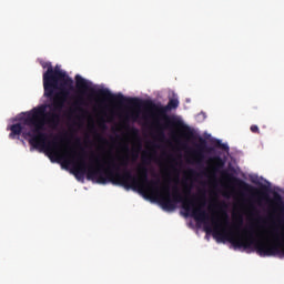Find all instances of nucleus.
<instances>
[{
  "label": "nucleus",
  "instance_id": "nucleus-1",
  "mask_svg": "<svg viewBox=\"0 0 284 284\" xmlns=\"http://www.w3.org/2000/svg\"><path fill=\"white\" fill-rule=\"evenodd\" d=\"M52 151L47 150L52 158L58 159L59 161H63L64 165H73L72 173L78 181H83L87 179L88 181H97L100 185H105L106 183H113V185H122L125 190H140V192H145V194H150L151 196H158L160 205L166 212H173L176 210V203H182V209L186 212V214H192V200L184 197L179 193V187H173V194H170V186L164 185L162 187V193L159 192V181H150L148 179V168L143 164L138 166V176L132 175V171L128 170V165H130V156L123 155L119 158L121 168H125L123 173L114 172V170H119V165L116 163L111 162L110 168L103 169L102 165H89L87 169L85 161H83V153L78 154L79 163H74V159H77V152L73 155H70V159L65 158V155H61L59 152V143L55 142L51 144Z\"/></svg>",
  "mask_w": 284,
  "mask_h": 284
},
{
  "label": "nucleus",
  "instance_id": "nucleus-2",
  "mask_svg": "<svg viewBox=\"0 0 284 284\" xmlns=\"http://www.w3.org/2000/svg\"><path fill=\"white\" fill-rule=\"evenodd\" d=\"M75 88L85 94V92H91L95 97H101L104 101H110V103H118L119 105H128L129 108H145L150 112H153V118L155 119L156 130L160 136H165L164 130L168 128H178L183 133L185 139H194V131L181 120H175L170 118L168 113L170 110H176L179 108V100L171 99L166 105H161L152 102L151 100H141L139 98H128L123 93L113 94L108 89H98L94 90L90 88V82L83 77L75 75Z\"/></svg>",
  "mask_w": 284,
  "mask_h": 284
},
{
  "label": "nucleus",
  "instance_id": "nucleus-3",
  "mask_svg": "<svg viewBox=\"0 0 284 284\" xmlns=\"http://www.w3.org/2000/svg\"><path fill=\"white\" fill-rule=\"evenodd\" d=\"M58 90L60 92L53 94L52 97H47V99H51V103L45 105L42 104L40 106L33 108L31 111L26 113L24 118H21L23 125L30 128L26 136H29V143L36 150L42 148L43 150H50L52 152V145H57V141L59 138H54L53 141L48 142V133H45V125L50 128H57L59 125V121L61 119L60 112L65 108V101H68V97H70V90H74V82L72 87H68V84H63V81L58 83Z\"/></svg>",
  "mask_w": 284,
  "mask_h": 284
},
{
  "label": "nucleus",
  "instance_id": "nucleus-4",
  "mask_svg": "<svg viewBox=\"0 0 284 284\" xmlns=\"http://www.w3.org/2000/svg\"><path fill=\"white\" fill-rule=\"evenodd\" d=\"M213 225V237L217 241H229L235 247H243L244 250H252L254 247L255 252L260 256H275L281 252V243L276 239L275 243L263 240H255L252 235L247 237L237 236L236 232L226 229H223L221 221L212 217Z\"/></svg>",
  "mask_w": 284,
  "mask_h": 284
},
{
  "label": "nucleus",
  "instance_id": "nucleus-5",
  "mask_svg": "<svg viewBox=\"0 0 284 284\" xmlns=\"http://www.w3.org/2000/svg\"><path fill=\"white\" fill-rule=\"evenodd\" d=\"M41 67L47 71L42 75L44 97H52L55 90H59L60 81H63V85L72 88L73 80L59 67H52V62H41Z\"/></svg>",
  "mask_w": 284,
  "mask_h": 284
},
{
  "label": "nucleus",
  "instance_id": "nucleus-6",
  "mask_svg": "<svg viewBox=\"0 0 284 284\" xmlns=\"http://www.w3.org/2000/svg\"><path fill=\"white\" fill-rule=\"evenodd\" d=\"M225 175L229 179V181L232 182L233 185L239 186V189L242 190L243 192H247L248 194H254V192H258V190H256V187L252 186L247 182H245L230 173H225Z\"/></svg>",
  "mask_w": 284,
  "mask_h": 284
},
{
  "label": "nucleus",
  "instance_id": "nucleus-7",
  "mask_svg": "<svg viewBox=\"0 0 284 284\" xmlns=\"http://www.w3.org/2000/svg\"><path fill=\"white\" fill-rule=\"evenodd\" d=\"M195 148V161L196 163H201L203 159H205V152H207V140L200 136L199 144H196Z\"/></svg>",
  "mask_w": 284,
  "mask_h": 284
},
{
  "label": "nucleus",
  "instance_id": "nucleus-8",
  "mask_svg": "<svg viewBox=\"0 0 284 284\" xmlns=\"http://www.w3.org/2000/svg\"><path fill=\"white\" fill-rule=\"evenodd\" d=\"M210 162L213 163V172H221L223 168H225V160H223L221 156L215 155L210 159Z\"/></svg>",
  "mask_w": 284,
  "mask_h": 284
},
{
  "label": "nucleus",
  "instance_id": "nucleus-9",
  "mask_svg": "<svg viewBox=\"0 0 284 284\" xmlns=\"http://www.w3.org/2000/svg\"><path fill=\"white\" fill-rule=\"evenodd\" d=\"M9 130L11 131L9 139H17V136H20L21 132H23V125H21V123H16L12 124Z\"/></svg>",
  "mask_w": 284,
  "mask_h": 284
},
{
  "label": "nucleus",
  "instance_id": "nucleus-10",
  "mask_svg": "<svg viewBox=\"0 0 284 284\" xmlns=\"http://www.w3.org/2000/svg\"><path fill=\"white\" fill-rule=\"evenodd\" d=\"M74 110H75V112H85V110H83V108H81V105H85V100L82 98V97H80V98H78V100L74 102Z\"/></svg>",
  "mask_w": 284,
  "mask_h": 284
},
{
  "label": "nucleus",
  "instance_id": "nucleus-11",
  "mask_svg": "<svg viewBox=\"0 0 284 284\" xmlns=\"http://www.w3.org/2000/svg\"><path fill=\"white\" fill-rule=\"evenodd\" d=\"M215 148H220V150H224V152H230V146L221 142V140H216Z\"/></svg>",
  "mask_w": 284,
  "mask_h": 284
},
{
  "label": "nucleus",
  "instance_id": "nucleus-12",
  "mask_svg": "<svg viewBox=\"0 0 284 284\" xmlns=\"http://www.w3.org/2000/svg\"><path fill=\"white\" fill-rule=\"evenodd\" d=\"M222 219H224L225 225H230V216L226 211H222Z\"/></svg>",
  "mask_w": 284,
  "mask_h": 284
},
{
  "label": "nucleus",
  "instance_id": "nucleus-13",
  "mask_svg": "<svg viewBox=\"0 0 284 284\" xmlns=\"http://www.w3.org/2000/svg\"><path fill=\"white\" fill-rule=\"evenodd\" d=\"M251 132H253V134H258L260 132L258 125L256 124L251 125Z\"/></svg>",
  "mask_w": 284,
  "mask_h": 284
},
{
  "label": "nucleus",
  "instance_id": "nucleus-14",
  "mask_svg": "<svg viewBox=\"0 0 284 284\" xmlns=\"http://www.w3.org/2000/svg\"><path fill=\"white\" fill-rule=\"evenodd\" d=\"M184 194H186V196H190L192 194V187L185 186Z\"/></svg>",
  "mask_w": 284,
  "mask_h": 284
},
{
  "label": "nucleus",
  "instance_id": "nucleus-15",
  "mask_svg": "<svg viewBox=\"0 0 284 284\" xmlns=\"http://www.w3.org/2000/svg\"><path fill=\"white\" fill-rule=\"evenodd\" d=\"M237 225H239V227H241L243 225V216H240L237 219Z\"/></svg>",
  "mask_w": 284,
  "mask_h": 284
},
{
  "label": "nucleus",
  "instance_id": "nucleus-16",
  "mask_svg": "<svg viewBox=\"0 0 284 284\" xmlns=\"http://www.w3.org/2000/svg\"><path fill=\"white\" fill-rule=\"evenodd\" d=\"M123 151H124V152H130V146H128V144H124V145H123Z\"/></svg>",
  "mask_w": 284,
  "mask_h": 284
},
{
  "label": "nucleus",
  "instance_id": "nucleus-17",
  "mask_svg": "<svg viewBox=\"0 0 284 284\" xmlns=\"http://www.w3.org/2000/svg\"><path fill=\"white\" fill-rule=\"evenodd\" d=\"M130 116H131V119H134V120H135V119L139 118V114H136V113H131Z\"/></svg>",
  "mask_w": 284,
  "mask_h": 284
},
{
  "label": "nucleus",
  "instance_id": "nucleus-18",
  "mask_svg": "<svg viewBox=\"0 0 284 284\" xmlns=\"http://www.w3.org/2000/svg\"><path fill=\"white\" fill-rule=\"evenodd\" d=\"M142 161H143V163H145V161H150V158H146L145 155H143Z\"/></svg>",
  "mask_w": 284,
  "mask_h": 284
},
{
  "label": "nucleus",
  "instance_id": "nucleus-19",
  "mask_svg": "<svg viewBox=\"0 0 284 284\" xmlns=\"http://www.w3.org/2000/svg\"><path fill=\"white\" fill-rule=\"evenodd\" d=\"M189 174H191L192 176H194V174H196V171H195V170H190V171H189Z\"/></svg>",
  "mask_w": 284,
  "mask_h": 284
},
{
  "label": "nucleus",
  "instance_id": "nucleus-20",
  "mask_svg": "<svg viewBox=\"0 0 284 284\" xmlns=\"http://www.w3.org/2000/svg\"><path fill=\"white\" fill-rule=\"evenodd\" d=\"M205 231H206V232H212V227L205 226Z\"/></svg>",
  "mask_w": 284,
  "mask_h": 284
},
{
  "label": "nucleus",
  "instance_id": "nucleus-21",
  "mask_svg": "<svg viewBox=\"0 0 284 284\" xmlns=\"http://www.w3.org/2000/svg\"><path fill=\"white\" fill-rule=\"evenodd\" d=\"M139 159V154H133V161H136Z\"/></svg>",
  "mask_w": 284,
  "mask_h": 284
},
{
  "label": "nucleus",
  "instance_id": "nucleus-22",
  "mask_svg": "<svg viewBox=\"0 0 284 284\" xmlns=\"http://www.w3.org/2000/svg\"><path fill=\"white\" fill-rule=\"evenodd\" d=\"M275 199H277V201H281V195L275 194Z\"/></svg>",
  "mask_w": 284,
  "mask_h": 284
},
{
  "label": "nucleus",
  "instance_id": "nucleus-23",
  "mask_svg": "<svg viewBox=\"0 0 284 284\" xmlns=\"http://www.w3.org/2000/svg\"><path fill=\"white\" fill-rule=\"evenodd\" d=\"M132 132H134L136 134V132H139L136 129H132Z\"/></svg>",
  "mask_w": 284,
  "mask_h": 284
},
{
  "label": "nucleus",
  "instance_id": "nucleus-24",
  "mask_svg": "<svg viewBox=\"0 0 284 284\" xmlns=\"http://www.w3.org/2000/svg\"><path fill=\"white\" fill-rule=\"evenodd\" d=\"M262 190H267V187H265V186H262Z\"/></svg>",
  "mask_w": 284,
  "mask_h": 284
},
{
  "label": "nucleus",
  "instance_id": "nucleus-25",
  "mask_svg": "<svg viewBox=\"0 0 284 284\" xmlns=\"http://www.w3.org/2000/svg\"><path fill=\"white\" fill-rule=\"evenodd\" d=\"M130 119V115H126V120Z\"/></svg>",
  "mask_w": 284,
  "mask_h": 284
}]
</instances>
